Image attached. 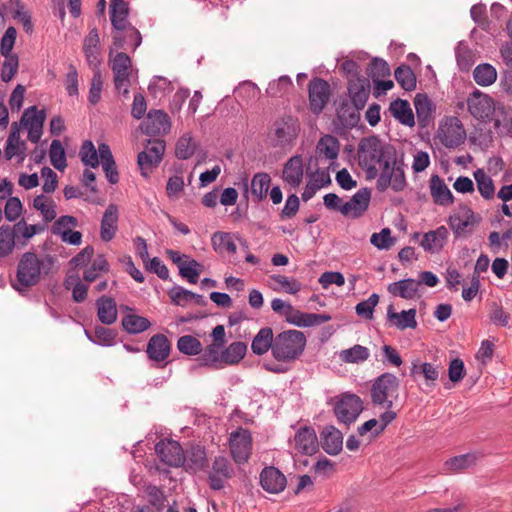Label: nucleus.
Instances as JSON below:
<instances>
[{
    "instance_id": "18",
    "label": "nucleus",
    "mask_w": 512,
    "mask_h": 512,
    "mask_svg": "<svg viewBox=\"0 0 512 512\" xmlns=\"http://www.w3.org/2000/svg\"><path fill=\"white\" fill-rule=\"evenodd\" d=\"M169 129V117L162 110L149 111L146 119L141 124L143 133L151 136L167 133Z\"/></svg>"
},
{
    "instance_id": "45",
    "label": "nucleus",
    "mask_w": 512,
    "mask_h": 512,
    "mask_svg": "<svg viewBox=\"0 0 512 512\" xmlns=\"http://www.w3.org/2000/svg\"><path fill=\"white\" fill-rule=\"evenodd\" d=\"M473 78L480 86H490L497 79V71L490 64H480L475 67L473 71Z\"/></svg>"
},
{
    "instance_id": "17",
    "label": "nucleus",
    "mask_w": 512,
    "mask_h": 512,
    "mask_svg": "<svg viewBox=\"0 0 512 512\" xmlns=\"http://www.w3.org/2000/svg\"><path fill=\"white\" fill-rule=\"evenodd\" d=\"M370 81L365 77L348 78V95L349 102L356 105L357 108L363 109L370 95Z\"/></svg>"
},
{
    "instance_id": "3",
    "label": "nucleus",
    "mask_w": 512,
    "mask_h": 512,
    "mask_svg": "<svg viewBox=\"0 0 512 512\" xmlns=\"http://www.w3.org/2000/svg\"><path fill=\"white\" fill-rule=\"evenodd\" d=\"M400 380L392 373H383L374 379L370 396L374 405L391 409L399 397Z\"/></svg>"
},
{
    "instance_id": "60",
    "label": "nucleus",
    "mask_w": 512,
    "mask_h": 512,
    "mask_svg": "<svg viewBox=\"0 0 512 512\" xmlns=\"http://www.w3.org/2000/svg\"><path fill=\"white\" fill-rule=\"evenodd\" d=\"M202 265L194 259L186 260L179 267V273L189 283L196 284L201 273Z\"/></svg>"
},
{
    "instance_id": "19",
    "label": "nucleus",
    "mask_w": 512,
    "mask_h": 512,
    "mask_svg": "<svg viewBox=\"0 0 512 512\" xmlns=\"http://www.w3.org/2000/svg\"><path fill=\"white\" fill-rule=\"evenodd\" d=\"M371 191L368 188L358 190L351 199L342 205V215L359 218L368 209Z\"/></svg>"
},
{
    "instance_id": "14",
    "label": "nucleus",
    "mask_w": 512,
    "mask_h": 512,
    "mask_svg": "<svg viewBox=\"0 0 512 512\" xmlns=\"http://www.w3.org/2000/svg\"><path fill=\"white\" fill-rule=\"evenodd\" d=\"M165 146L164 140L155 139L149 141L146 149L138 154V165L143 175H146L145 170H150L161 162Z\"/></svg>"
},
{
    "instance_id": "35",
    "label": "nucleus",
    "mask_w": 512,
    "mask_h": 512,
    "mask_svg": "<svg viewBox=\"0 0 512 512\" xmlns=\"http://www.w3.org/2000/svg\"><path fill=\"white\" fill-rule=\"evenodd\" d=\"M275 344V336L270 327L261 328L254 336L251 343V350L255 355L261 356L269 350L273 353V346Z\"/></svg>"
},
{
    "instance_id": "4",
    "label": "nucleus",
    "mask_w": 512,
    "mask_h": 512,
    "mask_svg": "<svg viewBox=\"0 0 512 512\" xmlns=\"http://www.w3.org/2000/svg\"><path fill=\"white\" fill-rule=\"evenodd\" d=\"M388 151L376 136L363 138L359 143V164L366 169L369 177L377 175V164L386 160Z\"/></svg>"
},
{
    "instance_id": "11",
    "label": "nucleus",
    "mask_w": 512,
    "mask_h": 512,
    "mask_svg": "<svg viewBox=\"0 0 512 512\" xmlns=\"http://www.w3.org/2000/svg\"><path fill=\"white\" fill-rule=\"evenodd\" d=\"M155 451L164 464L171 467L184 466L185 455L179 442L172 439H162L155 445Z\"/></svg>"
},
{
    "instance_id": "62",
    "label": "nucleus",
    "mask_w": 512,
    "mask_h": 512,
    "mask_svg": "<svg viewBox=\"0 0 512 512\" xmlns=\"http://www.w3.org/2000/svg\"><path fill=\"white\" fill-rule=\"evenodd\" d=\"M292 87V81L288 76H280L277 80L269 83L266 93L271 97H279Z\"/></svg>"
},
{
    "instance_id": "54",
    "label": "nucleus",
    "mask_w": 512,
    "mask_h": 512,
    "mask_svg": "<svg viewBox=\"0 0 512 512\" xmlns=\"http://www.w3.org/2000/svg\"><path fill=\"white\" fill-rule=\"evenodd\" d=\"M196 142L193 140L189 133L181 136L175 147V155L178 159H189L195 152Z\"/></svg>"
},
{
    "instance_id": "2",
    "label": "nucleus",
    "mask_w": 512,
    "mask_h": 512,
    "mask_svg": "<svg viewBox=\"0 0 512 512\" xmlns=\"http://www.w3.org/2000/svg\"><path fill=\"white\" fill-rule=\"evenodd\" d=\"M306 336L299 330H285L275 336L273 357L278 362L290 363L298 359L306 347Z\"/></svg>"
},
{
    "instance_id": "50",
    "label": "nucleus",
    "mask_w": 512,
    "mask_h": 512,
    "mask_svg": "<svg viewBox=\"0 0 512 512\" xmlns=\"http://www.w3.org/2000/svg\"><path fill=\"white\" fill-rule=\"evenodd\" d=\"M414 106L419 122L425 125L430 119L433 110L431 100L425 94H417L414 99Z\"/></svg>"
},
{
    "instance_id": "6",
    "label": "nucleus",
    "mask_w": 512,
    "mask_h": 512,
    "mask_svg": "<svg viewBox=\"0 0 512 512\" xmlns=\"http://www.w3.org/2000/svg\"><path fill=\"white\" fill-rule=\"evenodd\" d=\"M109 64L114 74L116 90L127 97L129 94L130 74L132 69L130 57L123 52H118L113 57L112 53H110Z\"/></svg>"
},
{
    "instance_id": "49",
    "label": "nucleus",
    "mask_w": 512,
    "mask_h": 512,
    "mask_svg": "<svg viewBox=\"0 0 512 512\" xmlns=\"http://www.w3.org/2000/svg\"><path fill=\"white\" fill-rule=\"evenodd\" d=\"M271 178L268 173H256L251 181V193L257 200H262L266 197Z\"/></svg>"
},
{
    "instance_id": "36",
    "label": "nucleus",
    "mask_w": 512,
    "mask_h": 512,
    "mask_svg": "<svg viewBox=\"0 0 512 512\" xmlns=\"http://www.w3.org/2000/svg\"><path fill=\"white\" fill-rule=\"evenodd\" d=\"M128 14L129 7L127 2L124 0H111L110 20L116 30L123 31L127 29V26L130 25L127 21Z\"/></svg>"
},
{
    "instance_id": "39",
    "label": "nucleus",
    "mask_w": 512,
    "mask_h": 512,
    "mask_svg": "<svg viewBox=\"0 0 512 512\" xmlns=\"http://www.w3.org/2000/svg\"><path fill=\"white\" fill-rule=\"evenodd\" d=\"M97 316L101 323L106 325L113 324L117 319L116 302L111 297H100L97 302Z\"/></svg>"
},
{
    "instance_id": "27",
    "label": "nucleus",
    "mask_w": 512,
    "mask_h": 512,
    "mask_svg": "<svg viewBox=\"0 0 512 512\" xmlns=\"http://www.w3.org/2000/svg\"><path fill=\"white\" fill-rule=\"evenodd\" d=\"M118 207L115 204H110L101 220L100 237L103 241L109 242L113 239L118 229Z\"/></svg>"
},
{
    "instance_id": "28",
    "label": "nucleus",
    "mask_w": 512,
    "mask_h": 512,
    "mask_svg": "<svg viewBox=\"0 0 512 512\" xmlns=\"http://www.w3.org/2000/svg\"><path fill=\"white\" fill-rule=\"evenodd\" d=\"M282 178L291 188H296L300 185L303 179V162L301 156H293L286 162Z\"/></svg>"
},
{
    "instance_id": "9",
    "label": "nucleus",
    "mask_w": 512,
    "mask_h": 512,
    "mask_svg": "<svg viewBox=\"0 0 512 512\" xmlns=\"http://www.w3.org/2000/svg\"><path fill=\"white\" fill-rule=\"evenodd\" d=\"M229 446L235 463L243 464L248 461L252 450V437L248 430L238 428L230 434Z\"/></svg>"
},
{
    "instance_id": "5",
    "label": "nucleus",
    "mask_w": 512,
    "mask_h": 512,
    "mask_svg": "<svg viewBox=\"0 0 512 512\" xmlns=\"http://www.w3.org/2000/svg\"><path fill=\"white\" fill-rule=\"evenodd\" d=\"M299 131L298 120L292 116H284L272 124L268 137L274 147L284 148L293 144Z\"/></svg>"
},
{
    "instance_id": "44",
    "label": "nucleus",
    "mask_w": 512,
    "mask_h": 512,
    "mask_svg": "<svg viewBox=\"0 0 512 512\" xmlns=\"http://www.w3.org/2000/svg\"><path fill=\"white\" fill-rule=\"evenodd\" d=\"M247 345L244 342H232L223 350L224 365H234L239 363L246 355Z\"/></svg>"
},
{
    "instance_id": "16",
    "label": "nucleus",
    "mask_w": 512,
    "mask_h": 512,
    "mask_svg": "<svg viewBox=\"0 0 512 512\" xmlns=\"http://www.w3.org/2000/svg\"><path fill=\"white\" fill-rule=\"evenodd\" d=\"M45 118V111L37 110L36 106L30 107L24 112L22 123L28 130V139L31 142L37 143L40 140Z\"/></svg>"
},
{
    "instance_id": "59",
    "label": "nucleus",
    "mask_w": 512,
    "mask_h": 512,
    "mask_svg": "<svg viewBox=\"0 0 512 512\" xmlns=\"http://www.w3.org/2000/svg\"><path fill=\"white\" fill-rule=\"evenodd\" d=\"M82 163L91 168L99 166L98 153L92 141L85 140L80 148L79 152Z\"/></svg>"
},
{
    "instance_id": "43",
    "label": "nucleus",
    "mask_w": 512,
    "mask_h": 512,
    "mask_svg": "<svg viewBox=\"0 0 512 512\" xmlns=\"http://www.w3.org/2000/svg\"><path fill=\"white\" fill-rule=\"evenodd\" d=\"M127 32L125 37H122L120 34H116L113 36V44L116 49H124L126 45L132 47V49H136L142 42V37L140 32L133 26H127Z\"/></svg>"
},
{
    "instance_id": "7",
    "label": "nucleus",
    "mask_w": 512,
    "mask_h": 512,
    "mask_svg": "<svg viewBox=\"0 0 512 512\" xmlns=\"http://www.w3.org/2000/svg\"><path fill=\"white\" fill-rule=\"evenodd\" d=\"M363 410V403L355 394H343L334 406L338 421L344 424L353 423Z\"/></svg>"
},
{
    "instance_id": "25",
    "label": "nucleus",
    "mask_w": 512,
    "mask_h": 512,
    "mask_svg": "<svg viewBox=\"0 0 512 512\" xmlns=\"http://www.w3.org/2000/svg\"><path fill=\"white\" fill-rule=\"evenodd\" d=\"M100 39L96 28L90 30L84 39L83 51L90 67L94 70L99 69L101 63V53L99 47Z\"/></svg>"
},
{
    "instance_id": "52",
    "label": "nucleus",
    "mask_w": 512,
    "mask_h": 512,
    "mask_svg": "<svg viewBox=\"0 0 512 512\" xmlns=\"http://www.w3.org/2000/svg\"><path fill=\"white\" fill-rule=\"evenodd\" d=\"M33 207L41 212L46 222H50L56 217L55 203L45 195L36 196L33 200Z\"/></svg>"
},
{
    "instance_id": "56",
    "label": "nucleus",
    "mask_w": 512,
    "mask_h": 512,
    "mask_svg": "<svg viewBox=\"0 0 512 512\" xmlns=\"http://www.w3.org/2000/svg\"><path fill=\"white\" fill-rule=\"evenodd\" d=\"M87 337L98 345L112 346L115 342L117 333L110 328L97 326L94 331V336H91L88 331H85Z\"/></svg>"
},
{
    "instance_id": "63",
    "label": "nucleus",
    "mask_w": 512,
    "mask_h": 512,
    "mask_svg": "<svg viewBox=\"0 0 512 512\" xmlns=\"http://www.w3.org/2000/svg\"><path fill=\"white\" fill-rule=\"evenodd\" d=\"M1 67V80L9 82L18 71L19 60L17 55H6Z\"/></svg>"
},
{
    "instance_id": "15",
    "label": "nucleus",
    "mask_w": 512,
    "mask_h": 512,
    "mask_svg": "<svg viewBox=\"0 0 512 512\" xmlns=\"http://www.w3.org/2000/svg\"><path fill=\"white\" fill-rule=\"evenodd\" d=\"M234 469L228 458L224 456L215 457L212 463V470L209 473V486L212 490H221L224 488V481L231 478Z\"/></svg>"
},
{
    "instance_id": "12",
    "label": "nucleus",
    "mask_w": 512,
    "mask_h": 512,
    "mask_svg": "<svg viewBox=\"0 0 512 512\" xmlns=\"http://www.w3.org/2000/svg\"><path fill=\"white\" fill-rule=\"evenodd\" d=\"M438 137L446 148H455L464 142L466 133L461 121L452 117L440 125Z\"/></svg>"
},
{
    "instance_id": "53",
    "label": "nucleus",
    "mask_w": 512,
    "mask_h": 512,
    "mask_svg": "<svg viewBox=\"0 0 512 512\" xmlns=\"http://www.w3.org/2000/svg\"><path fill=\"white\" fill-rule=\"evenodd\" d=\"M474 178L477 183V189L483 198L490 200L494 197L495 188L491 177L483 170L478 169L474 172Z\"/></svg>"
},
{
    "instance_id": "51",
    "label": "nucleus",
    "mask_w": 512,
    "mask_h": 512,
    "mask_svg": "<svg viewBox=\"0 0 512 512\" xmlns=\"http://www.w3.org/2000/svg\"><path fill=\"white\" fill-rule=\"evenodd\" d=\"M398 84L405 91H412L416 88V77L413 70L408 65L399 66L394 73Z\"/></svg>"
},
{
    "instance_id": "13",
    "label": "nucleus",
    "mask_w": 512,
    "mask_h": 512,
    "mask_svg": "<svg viewBox=\"0 0 512 512\" xmlns=\"http://www.w3.org/2000/svg\"><path fill=\"white\" fill-rule=\"evenodd\" d=\"M309 107L314 114H320L331 96L330 85L321 78H314L308 85Z\"/></svg>"
},
{
    "instance_id": "57",
    "label": "nucleus",
    "mask_w": 512,
    "mask_h": 512,
    "mask_svg": "<svg viewBox=\"0 0 512 512\" xmlns=\"http://www.w3.org/2000/svg\"><path fill=\"white\" fill-rule=\"evenodd\" d=\"M178 350L185 355H199L202 352L201 342L194 336L184 335L177 341Z\"/></svg>"
},
{
    "instance_id": "61",
    "label": "nucleus",
    "mask_w": 512,
    "mask_h": 512,
    "mask_svg": "<svg viewBox=\"0 0 512 512\" xmlns=\"http://www.w3.org/2000/svg\"><path fill=\"white\" fill-rule=\"evenodd\" d=\"M378 302V294L373 293L369 296L368 299L359 302L355 307V311L358 316L367 320H371L373 318L374 309L377 306Z\"/></svg>"
},
{
    "instance_id": "21",
    "label": "nucleus",
    "mask_w": 512,
    "mask_h": 512,
    "mask_svg": "<svg viewBox=\"0 0 512 512\" xmlns=\"http://www.w3.org/2000/svg\"><path fill=\"white\" fill-rule=\"evenodd\" d=\"M318 439L312 427H301L294 436V447L303 455H313L318 450Z\"/></svg>"
},
{
    "instance_id": "48",
    "label": "nucleus",
    "mask_w": 512,
    "mask_h": 512,
    "mask_svg": "<svg viewBox=\"0 0 512 512\" xmlns=\"http://www.w3.org/2000/svg\"><path fill=\"white\" fill-rule=\"evenodd\" d=\"M370 356L369 349L356 344L349 349L341 350L339 353L340 359L345 363H360L366 361Z\"/></svg>"
},
{
    "instance_id": "38",
    "label": "nucleus",
    "mask_w": 512,
    "mask_h": 512,
    "mask_svg": "<svg viewBox=\"0 0 512 512\" xmlns=\"http://www.w3.org/2000/svg\"><path fill=\"white\" fill-rule=\"evenodd\" d=\"M340 149L338 139L332 135H325L320 138L316 145V161L318 158L334 161L337 159Z\"/></svg>"
},
{
    "instance_id": "46",
    "label": "nucleus",
    "mask_w": 512,
    "mask_h": 512,
    "mask_svg": "<svg viewBox=\"0 0 512 512\" xmlns=\"http://www.w3.org/2000/svg\"><path fill=\"white\" fill-rule=\"evenodd\" d=\"M150 321L142 316L129 314L122 318V326L130 334H138L150 327Z\"/></svg>"
},
{
    "instance_id": "40",
    "label": "nucleus",
    "mask_w": 512,
    "mask_h": 512,
    "mask_svg": "<svg viewBox=\"0 0 512 512\" xmlns=\"http://www.w3.org/2000/svg\"><path fill=\"white\" fill-rule=\"evenodd\" d=\"M4 155L7 160L18 156L20 161L26 157V143L20 139V133L17 129L12 130L6 140Z\"/></svg>"
},
{
    "instance_id": "42",
    "label": "nucleus",
    "mask_w": 512,
    "mask_h": 512,
    "mask_svg": "<svg viewBox=\"0 0 512 512\" xmlns=\"http://www.w3.org/2000/svg\"><path fill=\"white\" fill-rule=\"evenodd\" d=\"M211 245L215 252L228 254H235L237 251L236 244L234 242V235L229 232L217 231L213 233L211 237Z\"/></svg>"
},
{
    "instance_id": "47",
    "label": "nucleus",
    "mask_w": 512,
    "mask_h": 512,
    "mask_svg": "<svg viewBox=\"0 0 512 512\" xmlns=\"http://www.w3.org/2000/svg\"><path fill=\"white\" fill-rule=\"evenodd\" d=\"M16 235L10 225L0 227V258H5L13 253Z\"/></svg>"
},
{
    "instance_id": "22",
    "label": "nucleus",
    "mask_w": 512,
    "mask_h": 512,
    "mask_svg": "<svg viewBox=\"0 0 512 512\" xmlns=\"http://www.w3.org/2000/svg\"><path fill=\"white\" fill-rule=\"evenodd\" d=\"M480 452H470L451 457L444 462L443 469L447 474H456L472 468L482 459Z\"/></svg>"
},
{
    "instance_id": "29",
    "label": "nucleus",
    "mask_w": 512,
    "mask_h": 512,
    "mask_svg": "<svg viewBox=\"0 0 512 512\" xmlns=\"http://www.w3.org/2000/svg\"><path fill=\"white\" fill-rule=\"evenodd\" d=\"M184 455V465L187 471L196 473L208 467L207 454L203 446H191L186 452H184Z\"/></svg>"
},
{
    "instance_id": "20",
    "label": "nucleus",
    "mask_w": 512,
    "mask_h": 512,
    "mask_svg": "<svg viewBox=\"0 0 512 512\" xmlns=\"http://www.w3.org/2000/svg\"><path fill=\"white\" fill-rule=\"evenodd\" d=\"M287 484L285 475L276 467H265L260 473V485L268 493L278 494Z\"/></svg>"
},
{
    "instance_id": "30",
    "label": "nucleus",
    "mask_w": 512,
    "mask_h": 512,
    "mask_svg": "<svg viewBox=\"0 0 512 512\" xmlns=\"http://www.w3.org/2000/svg\"><path fill=\"white\" fill-rule=\"evenodd\" d=\"M321 445L325 452L330 455H337L343 447V435L334 426H327L321 432Z\"/></svg>"
},
{
    "instance_id": "33",
    "label": "nucleus",
    "mask_w": 512,
    "mask_h": 512,
    "mask_svg": "<svg viewBox=\"0 0 512 512\" xmlns=\"http://www.w3.org/2000/svg\"><path fill=\"white\" fill-rule=\"evenodd\" d=\"M199 367H208L213 369L222 368L224 365L223 361V350L219 344L208 345L199 357L196 359Z\"/></svg>"
},
{
    "instance_id": "32",
    "label": "nucleus",
    "mask_w": 512,
    "mask_h": 512,
    "mask_svg": "<svg viewBox=\"0 0 512 512\" xmlns=\"http://www.w3.org/2000/svg\"><path fill=\"white\" fill-rule=\"evenodd\" d=\"M332 317L329 314L305 313L294 310L287 317V321L298 327L318 326L330 321Z\"/></svg>"
},
{
    "instance_id": "37",
    "label": "nucleus",
    "mask_w": 512,
    "mask_h": 512,
    "mask_svg": "<svg viewBox=\"0 0 512 512\" xmlns=\"http://www.w3.org/2000/svg\"><path fill=\"white\" fill-rule=\"evenodd\" d=\"M447 237V228L445 226H440L435 230L425 233L420 242V245L425 251L428 252L439 251L443 248Z\"/></svg>"
},
{
    "instance_id": "23",
    "label": "nucleus",
    "mask_w": 512,
    "mask_h": 512,
    "mask_svg": "<svg viewBox=\"0 0 512 512\" xmlns=\"http://www.w3.org/2000/svg\"><path fill=\"white\" fill-rule=\"evenodd\" d=\"M171 343L164 334L153 335L146 348L149 360L154 362H164L170 355Z\"/></svg>"
},
{
    "instance_id": "64",
    "label": "nucleus",
    "mask_w": 512,
    "mask_h": 512,
    "mask_svg": "<svg viewBox=\"0 0 512 512\" xmlns=\"http://www.w3.org/2000/svg\"><path fill=\"white\" fill-rule=\"evenodd\" d=\"M235 94L237 98L245 102H249L250 100H255L258 98L260 90L256 84L250 81H245L238 86V88L235 90Z\"/></svg>"
},
{
    "instance_id": "41",
    "label": "nucleus",
    "mask_w": 512,
    "mask_h": 512,
    "mask_svg": "<svg viewBox=\"0 0 512 512\" xmlns=\"http://www.w3.org/2000/svg\"><path fill=\"white\" fill-rule=\"evenodd\" d=\"M389 110L400 123L409 127L414 126V115L408 101L396 99L390 103Z\"/></svg>"
},
{
    "instance_id": "8",
    "label": "nucleus",
    "mask_w": 512,
    "mask_h": 512,
    "mask_svg": "<svg viewBox=\"0 0 512 512\" xmlns=\"http://www.w3.org/2000/svg\"><path fill=\"white\" fill-rule=\"evenodd\" d=\"M467 106L470 114L480 121L491 120L496 111L494 100L480 90H474L467 98Z\"/></svg>"
},
{
    "instance_id": "10",
    "label": "nucleus",
    "mask_w": 512,
    "mask_h": 512,
    "mask_svg": "<svg viewBox=\"0 0 512 512\" xmlns=\"http://www.w3.org/2000/svg\"><path fill=\"white\" fill-rule=\"evenodd\" d=\"M481 217L475 214L467 205H460L458 212L449 217V226L459 237L466 235L479 224Z\"/></svg>"
},
{
    "instance_id": "34",
    "label": "nucleus",
    "mask_w": 512,
    "mask_h": 512,
    "mask_svg": "<svg viewBox=\"0 0 512 512\" xmlns=\"http://www.w3.org/2000/svg\"><path fill=\"white\" fill-rule=\"evenodd\" d=\"M360 110L348 100H343L336 109V115L344 128H353L360 120Z\"/></svg>"
},
{
    "instance_id": "55",
    "label": "nucleus",
    "mask_w": 512,
    "mask_h": 512,
    "mask_svg": "<svg viewBox=\"0 0 512 512\" xmlns=\"http://www.w3.org/2000/svg\"><path fill=\"white\" fill-rule=\"evenodd\" d=\"M50 162L57 170L63 171L66 166V155L64 147L60 140H53L49 151Z\"/></svg>"
},
{
    "instance_id": "58",
    "label": "nucleus",
    "mask_w": 512,
    "mask_h": 512,
    "mask_svg": "<svg viewBox=\"0 0 512 512\" xmlns=\"http://www.w3.org/2000/svg\"><path fill=\"white\" fill-rule=\"evenodd\" d=\"M108 271L109 264L104 255L100 254L93 260L91 266L84 271L83 278L87 282H93L98 278L100 272L106 273Z\"/></svg>"
},
{
    "instance_id": "24",
    "label": "nucleus",
    "mask_w": 512,
    "mask_h": 512,
    "mask_svg": "<svg viewBox=\"0 0 512 512\" xmlns=\"http://www.w3.org/2000/svg\"><path fill=\"white\" fill-rule=\"evenodd\" d=\"M430 194L435 204L440 206H449L454 203V196L451 193L444 180L437 174L430 177Z\"/></svg>"
},
{
    "instance_id": "1",
    "label": "nucleus",
    "mask_w": 512,
    "mask_h": 512,
    "mask_svg": "<svg viewBox=\"0 0 512 512\" xmlns=\"http://www.w3.org/2000/svg\"><path fill=\"white\" fill-rule=\"evenodd\" d=\"M54 264L55 258L49 254L38 256L30 251L23 253L17 264L13 287L22 292L37 285L51 272Z\"/></svg>"
},
{
    "instance_id": "31",
    "label": "nucleus",
    "mask_w": 512,
    "mask_h": 512,
    "mask_svg": "<svg viewBox=\"0 0 512 512\" xmlns=\"http://www.w3.org/2000/svg\"><path fill=\"white\" fill-rule=\"evenodd\" d=\"M387 320L399 330L408 328L415 329L417 327L415 309L403 310L397 313L393 305H389L387 309Z\"/></svg>"
},
{
    "instance_id": "26",
    "label": "nucleus",
    "mask_w": 512,
    "mask_h": 512,
    "mask_svg": "<svg viewBox=\"0 0 512 512\" xmlns=\"http://www.w3.org/2000/svg\"><path fill=\"white\" fill-rule=\"evenodd\" d=\"M420 286L421 281H417L416 279L412 278H407L391 283L388 286V292L394 296H399L403 299L411 300L419 298L421 296L419 294Z\"/></svg>"
}]
</instances>
